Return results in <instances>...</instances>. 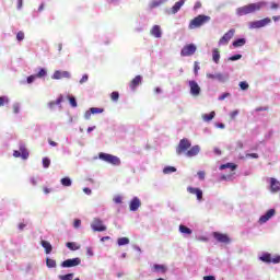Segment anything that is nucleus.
Returning <instances> with one entry per match:
<instances>
[{
  "label": "nucleus",
  "mask_w": 280,
  "mask_h": 280,
  "mask_svg": "<svg viewBox=\"0 0 280 280\" xmlns=\"http://www.w3.org/2000/svg\"><path fill=\"white\" fill-rule=\"evenodd\" d=\"M176 154H185L189 159L192 156H198V154H200V145L191 147V141H189L187 138H184L179 141L176 148Z\"/></svg>",
  "instance_id": "obj_1"
},
{
  "label": "nucleus",
  "mask_w": 280,
  "mask_h": 280,
  "mask_svg": "<svg viewBox=\"0 0 280 280\" xmlns=\"http://www.w3.org/2000/svg\"><path fill=\"white\" fill-rule=\"evenodd\" d=\"M266 5V2H256V3H250L244 7H241L236 10L238 16H246V14H253L254 12H259L261 8Z\"/></svg>",
  "instance_id": "obj_2"
},
{
  "label": "nucleus",
  "mask_w": 280,
  "mask_h": 280,
  "mask_svg": "<svg viewBox=\"0 0 280 280\" xmlns=\"http://www.w3.org/2000/svg\"><path fill=\"white\" fill-rule=\"evenodd\" d=\"M209 21H211V16L199 14L198 16H196L189 22L188 27L189 30H198L199 27H202V25H207Z\"/></svg>",
  "instance_id": "obj_3"
},
{
  "label": "nucleus",
  "mask_w": 280,
  "mask_h": 280,
  "mask_svg": "<svg viewBox=\"0 0 280 280\" xmlns=\"http://www.w3.org/2000/svg\"><path fill=\"white\" fill-rule=\"evenodd\" d=\"M98 159L105 161L106 163H110L112 165H121V160L119 158L108 154V153H100Z\"/></svg>",
  "instance_id": "obj_4"
},
{
  "label": "nucleus",
  "mask_w": 280,
  "mask_h": 280,
  "mask_svg": "<svg viewBox=\"0 0 280 280\" xmlns=\"http://www.w3.org/2000/svg\"><path fill=\"white\" fill-rule=\"evenodd\" d=\"M270 23H272V20L270 18L249 22V30H259L261 27H266V25H270Z\"/></svg>",
  "instance_id": "obj_5"
},
{
  "label": "nucleus",
  "mask_w": 280,
  "mask_h": 280,
  "mask_svg": "<svg viewBox=\"0 0 280 280\" xmlns=\"http://www.w3.org/2000/svg\"><path fill=\"white\" fill-rule=\"evenodd\" d=\"M197 50H198V47L195 44H188L182 48L180 56L183 58H187L189 56H194V54H196Z\"/></svg>",
  "instance_id": "obj_6"
},
{
  "label": "nucleus",
  "mask_w": 280,
  "mask_h": 280,
  "mask_svg": "<svg viewBox=\"0 0 280 280\" xmlns=\"http://www.w3.org/2000/svg\"><path fill=\"white\" fill-rule=\"evenodd\" d=\"M82 264V259L80 258H72L67 259L61 262V268H75V266H80Z\"/></svg>",
  "instance_id": "obj_7"
},
{
  "label": "nucleus",
  "mask_w": 280,
  "mask_h": 280,
  "mask_svg": "<svg viewBox=\"0 0 280 280\" xmlns=\"http://www.w3.org/2000/svg\"><path fill=\"white\" fill-rule=\"evenodd\" d=\"M212 236L214 237V240H217V242H219L220 244H230L231 243V238L229 237L228 234H223L220 232H213Z\"/></svg>",
  "instance_id": "obj_8"
},
{
  "label": "nucleus",
  "mask_w": 280,
  "mask_h": 280,
  "mask_svg": "<svg viewBox=\"0 0 280 280\" xmlns=\"http://www.w3.org/2000/svg\"><path fill=\"white\" fill-rule=\"evenodd\" d=\"M91 229L93 231H96L98 233H102L104 231H106V225H104V222L100 219H94L92 224H91Z\"/></svg>",
  "instance_id": "obj_9"
},
{
  "label": "nucleus",
  "mask_w": 280,
  "mask_h": 280,
  "mask_svg": "<svg viewBox=\"0 0 280 280\" xmlns=\"http://www.w3.org/2000/svg\"><path fill=\"white\" fill-rule=\"evenodd\" d=\"M235 36V28L228 31L220 39L219 45H226Z\"/></svg>",
  "instance_id": "obj_10"
},
{
  "label": "nucleus",
  "mask_w": 280,
  "mask_h": 280,
  "mask_svg": "<svg viewBox=\"0 0 280 280\" xmlns=\"http://www.w3.org/2000/svg\"><path fill=\"white\" fill-rule=\"evenodd\" d=\"M63 78L69 80V78H71V73L69 71L56 70L52 74V80H62Z\"/></svg>",
  "instance_id": "obj_11"
},
{
  "label": "nucleus",
  "mask_w": 280,
  "mask_h": 280,
  "mask_svg": "<svg viewBox=\"0 0 280 280\" xmlns=\"http://www.w3.org/2000/svg\"><path fill=\"white\" fill-rule=\"evenodd\" d=\"M190 86V94H192L194 97H198L200 95V85H198V82L196 81H189Z\"/></svg>",
  "instance_id": "obj_12"
},
{
  "label": "nucleus",
  "mask_w": 280,
  "mask_h": 280,
  "mask_svg": "<svg viewBox=\"0 0 280 280\" xmlns=\"http://www.w3.org/2000/svg\"><path fill=\"white\" fill-rule=\"evenodd\" d=\"M276 213L277 211L275 209L268 210L265 215L259 218V224H266V222H268V220H270V218H272Z\"/></svg>",
  "instance_id": "obj_13"
},
{
  "label": "nucleus",
  "mask_w": 280,
  "mask_h": 280,
  "mask_svg": "<svg viewBox=\"0 0 280 280\" xmlns=\"http://www.w3.org/2000/svg\"><path fill=\"white\" fill-rule=\"evenodd\" d=\"M270 191L272 194H277L280 191V182L277 180V178H273V177L270 178Z\"/></svg>",
  "instance_id": "obj_14"
},
{
  "label": "nucleus",
  "mask_w": 280,
  "mask_h": 280,
  "mask_svg": "<svg viewBox=\"0 0 280 280\" xmlns=\"http://www.w3.org/2000/svg\"><path fill=\"white\" fill-rule=\"evenodd\" d=\"M184 5H185V0H179V1H177V2L173 5V8H171L170 14H177Z\"/></svg>",
  "instance_id": "obj_15"
},
{
  "label": "nucleus",
  "mask_w": 280,
  "mask_h": 280,
  "mask_svg": "<svg viewBox=\"0 0 280 280\" xmlns=\"http://www.w3.org/2000/svg\"><path fill=\"white\" fill-rule=\"evenodd\" d=\"M139 207H141V200L138 197H135L129 203V209L130 211H137Z\"/></svg>",
  "instance_id": "obj_16"
},
{
  "label": "nucleus",
  "mask_w": 280,
  "mask_h": 280,
  "mask_svg": "<svg viewBox=\"0 0 280 280\" xmlns=\"http://www.w3.org/2000/svg\"><path fill=\"white\" fill-rule=\"evenodd\" d=\"M141 82H142L141 75H136L135 79H132L131 82L129 83V88L131 89V91H135V89H137V86L141 84Z\"/></svg>",
  "instance_id": "obj_17"
},
{
  "label": "nucleus",
  "mask_w": 280,
  "mask_h": 280,
  "mask_svg": "<svg viewBox=\"0 0 280 280\" xmlns=\"http://www.w3.org/2000/svg\"><path fill=\"white\" fill-rule=\"evenodd\" d=\"M40 245L45 249L46 255H50L51 250H54V247L51 246V243H49V241H42Z\"/></svg>",
  "instance_id": "obj_18"
},
{
  "label": "nucleus",
  "mask_w": 280,
  "mask_h": 280,
  "mask_svg": "<svg viewBox=\"0 0 280 280\" xmlns=\"http://www.w3.org/2000/svg\"><path fill=\"white\" fill-rule=\"evenodd\" d=\"M162 34L163 33L161 32V26L154 25L151 28V35L154 36V38H161Z\"/></svg>",
  "instance_id": "obj_19"
},
{
  "label": "nucleus",
  "mask_w": 280,
  "mask_h": 280,
  "mask_svg": "<svg viewBox=\"0 0 280 280\" xmlns=\"http://www.w3.org/2000/svg\"><path fill=\"white\" fill-rule=\"evenodd\" d=\"M231 170L232 172H235V170H237V165L233 164V163H226V164H222L219 170Z\"/></svg>",
  "instance_id": "obj_20"
},
{
  "label": "nucleus",
  "mask_w": 280,
  "mask_h": 280,
  "mask_svg": "<svg viewBox=\"0 0 280 280\" xmlns=\"http://www.w3.org/2000/svg\"><path fill=\"white\" fill-rule=\"evenodd\" d=\"M153 272L165 273V272H167V267H165V265H154L153 266Z\"/></svg>",
  "instance_id": "obj_21"
},
{
  "label": "nucleus",
  "mask_w": 280,
  "mask_h": 280,
  "mask_svg": "<svg viewBox=\"0 0 280 280\" xmlns=\"http://www.w3.org/2000/svg\"><path fill=\"white\" fill-rule=\"evenodd\" d=\"M233 47L237 48V47H244V45H246V38H238V39H235L233 43H232Z\"/></svg>",
  "instance_id": "obj_22"
},
{
  "label": "nucleus",
  "mask_w": 280,
  "mask_h": 280,
  "mask_svg": "<svg viewBox=\"0 0 280 280\" xmlns=\"http://www.w3.org/2000/svg\"><path fill=\"white\" fill-rule=\"evenodd\" d=\"M212 60L215 62V65L220 62V50L218 48L212 50Z\"/></svg>",
  "instance_id": "obj_23"
},
{
  "label": "nucleus",
  "mask_w": 280,
  "mask_h": 280,
  "mask_svg": "<svg viewBox=\"0 0 280 280\" xmlns=\"http://www.w3.org/2000/svg\"><path fill=\"white\" fill-rule=\"evenodd\" d=\"M20 154H21L22 159H24V160L30 159V152L27 151L25 145L20 147Z\"/></svg>",
  "instance_id": "obj_24"
},
{
  "label": "nucleus",
  "mask_w": 280,
  "mask_h": 280,
  "mask_svg": "<svg viewBox=\"0 0 280 280\" xmlns=\"http://www.w3.org/2000/svg\"><path fill=\"white\" fill-rule=\"evenodd\" d=\"M260 261H264L265 264H272V256L266 253L261 256Z\"/></svg>",
  "instance_id": "obj_25"
},
{
  "label": "nucleus",
  "mask_w": 280,
  "mask_h": 280,
  "mask_svg": "<svg viewBox=\"0 0 280 280\" xmlns=\"http://www.w3.org/2000/svg\"><path fill=\"white\" fill-rule=\"evenodd\" d=\"M67 248H69L70 250H80V245H78V243H73V242H68L66 244Z\"/></svg>",
  "instance_id": "obj_26"
},
{
  "label": "nucleus",
  "mask_w": 280,
  "mask_h": 280,
  "mask_svg": "<svg viewBox=\"0 0 280 280\" xmlns=\"http://www.w3.org/2000/svg\"><path fill=\"white\" fill-rule=\"evenodd\" d=\"M215 117V112H211L210 114H203V121H211Z\"/></svg>",
  "instance_id": "obj_27"
},
{
  "label": "nucleus",
  "mask_w": 280,
  "mask_h": 280,
  "mask_svg": "<svg viewBox=\"0 0 280 280\" xmlns=\"http://www.w3.org/2000/svg\"><path fill=\"white\" fill-rule=\"evenodd\" d=\"M165 1H167V0H153L150 3V8H152V9L159 8V5H163V3H165Z\"/></svg>",
  "instance_id": "obj_28"
},
{
  "label": "nucleus",
  "mask_w": 280,
  "mask_h": 280,
  "mask_svg": "<svg viewBox=\"0 0 280 280\" xmlns=\"http://www.w3.org/2000/svg\"><path fill=\"white\" fill-rule=\"evenodd\" d=\"M118 246H126L127 244H130V238L128 237H120L117 241Z\"/></svg>",
  "instance_id": "obj_29"
},
{
  "label": "nucleus",
  "mask_w": 280,
  "mask_h": 280,
  "mask_svg": "<svg viewBox=\"0 0 280 280\" xmlns=\"http://www.w3.org/2000/svg\"><path fill=\"white\" fill-rule=\"evenodd\" d=\"M60 183L63 187H71L72 185L71 178L69 177L61 178Z\"/></svg>",
  "instance_id": "obj_30"
},
{
  "label": "nucleus",
  "mask_w": 280,
  "mask_h": 280,
  "mask_svg": "<svg viewBox=\"0 0 280 280\" xmlns=\"http://www.w3.org/2000/svg\"><path fill=\"white\" fill-rule=\"evenodd\" d=\"M179 232L184 233L185 235H191V229L185 225H179Z\"/></svg>",
  "instance_id": "obj_31"
},
{
  "label": "nucleus",
  "mask_w": 280,
  "mask_h": 280,
  "mask_svg": "<svg viewBox=\"0 0 280 280\" xmlns=\"http://www.w3.org/2000/svg\"><path fill=\"white\" fill-rule=\"evenodd\" d=\"M207 78L209 80H222V74L221 73H218V74L207 73Z\"/></svg>",
  "instance_id": "obj_32"
},
{
  "label": "nucleus",
  "mask_w": 280,
  "mask_h": 280,
  "mask_svg": "<svg viewBox=\"0 0 280 280\" xmlns=\"http://www.w3.org/2000/svg\"><path fill=\"white\" fill-rule=\"evenodd\" d=\"M46 266H47V268H56V260L51 259V258H47Z\"/></svg>",
  "instance_id": "obj_33"
},
{
  "label": "nucleus",
  "mask_w": 280,
  "mask_h": 280,
  "mask_svg": "<svg viewBox=\"0 0 280 280\" xmlns=\"http://www.w3.org/2000/svg\"><path fill=\"white\" fill-rule=\"evenodd\" d=\"M92 115H100L102 113H104V108H100V107H92L90 108Z\"/></svg>",
  "instance_id": "obj_34"
},
{
  "label": "nucleus",
  "mask_w": 280,
  "mask_h": 280,
  "mask_svg": "<svg viewBox=\"0 0 280 280\" xmlns=\"http://www.w3.org/2000/svg\"><path fill=\"white\" fill-rule=\"evenodd\" d=\"M173 172H176V167H174V166H166L163 170L164 174H173Z\"/></svg>",
  "instance_id": "obj_35"
},
{
  "label": "nucleus",
  "mask_w": 280,
  "mask_h": 280,
  "mask_svg": "<svg viewBox=\"0 0 280 280\" xmlns=\"http://www.w3.org/2000/svg\"><path fill=\"white\" fill-rule=\"evenodd\" d=\"M5 104H10V98L7 96H0V107L5 106Z\"/></svg>",
  "instance_id": "obj_36"
},
{
  "label": "nucleus",
  "mask_w": 280,
  "mask_h": 280,
  "mask_svg": "<svg viewBox=\"0 0 280 280\" xmlns=\"http://www.w3.org/2000/svg\"><path fill=\"white\" fill-rule=\"evenodd\" d=\"M69 103L72 106V108H78V102L75 101V97L69 96Z\"/></svg>",
  "instance_id": "obj_37"
},
{
  "label": "nucleus",
  "mask_w": 280,
  "mask_h": 280,
  "mask_svg": "<svg viewBox=\"0 0 280 280\" xmlns=\"http://www.w3.org/2000/svg\"><path fill=\"white\" fill-rule=\"evenodd\" d=\"M60 280H73V273H67L63 276H59Z\"/></svg>",
  "instance_id": "obj_38"
},
{
  "label": "nucleus",
  "mask_w": 280,
  "mask_h": 280,
  "mask_svg": "<svg viewBox=\"0 0 280 280\" xmlns=\"http://www.w3.org/2000/svg\"><path fill=\"white\" fill-rule=\"evenodd\" d=\"M110 100H112V102H118V100H119V92H112Z\"/></svg>",
  "instance_id": "obj_39"
},
{
  "label": "nucleus",
  "mask_w": 280,
  "mask_h": 280,
  "mask_svg": "<svg viewBox=\"0 0 280 280\" xmlns=\"http://www.w3.org/2000/svg\"><path fill=\"white\" fill-rule=\"evenodd\" d=\"M51 165V160L49 158H44L43 159V167L47 168Z\"/></svg>",
  "instance_id": "obj_40"
},
{
  "label": "nucleus",
  "mask_w": 280,
  "mask_h": 280,
  "mask_svg": "<svg viewBox=\"0 0 280 280\" xmlns=\"http://www.w3.org/2000/svg\"><path fill=\"white\" fill-rule=\"evenodd\" d=\"M25 39V33L23 31L18 32L16 34V40L21 42Z\"/></svg>",
  "instance_id": "obj_41"
},
{
  "label": "nucleus",
  "mask_w": 280,
  "mask_h": 280,
  "mask_svg": "<svg viewBox=\"0 0 280 280\" xmlns=\"http://www.w3.org/2000/svg\"><path fill=\"white\" fill-rule=\"evenodd\" d=\"M36 78H45V75H47V70L45 69H40L39 72L37 74H35Z\"/></svg>",
  "instance_id": "obj_42"
},
{
  "label": "nucleus",
  "mask_w": 280,
  "mask_h": 280,
  "mask_svg": "<svg viewBox=\"0 0 280 280\" xmlns=\"http://www.w3.org/2000/svg\"><path fill=\"white\" fill-rule=\"evenodd\" d=\"M80 226H82V221L80 219H75L73 222V228L80 229Z\"/></svg>",
  "instance_id": "obj_43"
},
{
  "label": "nucleus",
  "mask_w": 280,
  "mask_h": 280,
  "mask_svg": "<svg viewBox=\"0 0 280 280\" xmlns=\"http://www.w3.org/2000/svg\"><path fill=\"white\" fill-rule=\"evenodd\" d=\"M245 159H259V154L257 153H247Z\"/></svg>",
  "instance_id": "obj_44"
},
{
  "label": "nucleus",
  "mask_w": 280,
  "mask_h": 280,
  "mask_svg": "<svg viewBox=\"0 0 280 280\" xmlns=\"http://www.w3.org/2000/svg\"><path fill=\"white\" fill-rule=\"evenodd\" d=\"M199 189H200V188H194V187L189 186V187L187 188V192H188V194L196 195V192H197Z\"/></svg>",
  "instance_id": "obj_45"
},
{
  "label": "nucleus",
  "mask_w": 280,
  "mask_h": 280,
  "mask_svg": "<svg viewBox=\"0 0 280 280\" xmlns=\"http://www.w3.org/2000/svg\"><path fill=\"white\" fill-rule=\"evenodd\" d=\"M197 176H198L199 180H205V176H206L205 171H199V172L197 173Z\"/></svg>",
  "instance_id": "obj_46"
},
{
  "label": "nucleus",
  "mask_w": 280,
  "mask_h": 280,
  "mask_svg": "<svg viewBox=\"0 0 280 280\" xmlns=\"http://www.w3.org/2000/svg\"><path fill=\"white\" fill-rule=\"evenodd\" d=\"M240 115V110L235 109L232 113H230L231 119H235Z\"/></svg>",
  "instance_id": "obj_47"
},
{
  "label": "nucleus",
  "mask_w": 280,
  "mask_h": 280,
  "mask_svg": "<svg viewBox=\"0 0 280 280\" xmlns=\"http://www.w3.org/2000/svg\"><path fill=\"white\" fill-rule=\"evenodd\" d=\"M195 196H197V200H202V190L199 188L196 192Z\"/></svg>",
  "instance_id": "obj_48"
},
{
  "label": "nucleus",
  "mask_w": 280,
  "mask_h": 280,
  "mask_svg": "<svg viewBox=\"0 0 280 280\" xmlns=\"http://www.w3.org/2000/svg\"><path fill=\"white\" fill-rule=\"evenodd\" d=\"M194 71H195V75H198V71H200V66H198V61H195L194 63Z\"/></svg>",
  "instance_id": "obj_49"
},
{
  "label": "nucleus",
  "mask_w": 280,
  "mask_h": 280,
  "mask_svg": "<svg viewBox=\"0 0 280 280\" xmlns=\"http://www.w3.org/2000/svg\"><path fill=\"white\" fill-rule=\"evenodd\" d=\"M114 202L116 203V205H121V202H122V198H121V196H116V197H114Z\"/></svg>",
  "instance_id": "obj_50"
},
{
  "label": "nucleus",
  "mask_w": 280,
  "mask_h": 280,
  "mask_svg": "<svg viewBox=\"0 0 280 280\" xmlns=\"http://www.w3.org/2000/svg\"><path fill=\"white\" fill-rule=\"evenodd\" d=\"M240 86H241L242 91L248 90V84L245 81L240 82Z\"/></svg>",
  "instance_id": "obj_51"
},
{
  "label": "nucleus",
  "mask_w": 280,
  "mask_h": 280,
  "mask_svg": "<svg viewBox=\"0 0 280 280\" xmlns=\"http://www.w3.org/2000/svg\"><path fill=\"white\" fill-rule=\"evenodd\" d=\"M241 58H242V55H234V56L230 57L229 60L234 62L235 60H241Z\"/></svg>",
  "instance_id": "obj_52"
},
{
  "label": "nucleus",
  "mask_w": 280,
  "mask_h": 280,
  "mask_svg": "<svg viewBox=\"0 0 280 280\" xmlns=\"http://www.w3.org/2000/svg\"><path fill=\"white\" fill-rule=\"evenodd\" d=\"M36 74H32V75H30L28 78H27V84H32V82H34V80H36Z\"/></svg>",
  "instance_id": "obj_53"
},
{
  "label": "nucleus",
  "mask_w": 280,
  "mask_h": 280,
  "mask_svg": "<svg viewBox=\"0 0 280 280\" xmlns=\"http://www.w3.org/2000/svg\"><path fill=\"white\" fill-rule=\"evenodd\" d=\"M226 97H231V93H223L221 96H219L220 102L226 100Z\"/></svg>",
  "instance_id": "obj_54"
},
{
  "label": "nucleus",
  "mask_w": 280,
  "mask_h": 280,
  "mask_svg": "<svg viewBox=\"0 0 280 280\" xmlns=\"http://www.w3.org/2000/svg\"><path fill=\"white\" fill-rule=\"evenodd\" d=\"M84 82H89V74H84L81 80H80V84H84Z\"/></svg>",
  "instance_id": "obj_55"
},
{
  "label": "nucleus",
  "mask_w": 280,
  "mask_h": 280,
  "mask_svg": "<svg viewBox=\"0 0 280 280\" xmlns=\"http://www.w3.org/2000/svg\"><path fill=\"white\" fill-rule=\"evenodd\" d=\"M271 264H280V256H276L275 258H271Z\"/></svg>",
  "instance_id": "obj_56"
},
{
  "label": "nucleus",
  "mask_w": 280,
  "mask_h": 280,
  "mask_svg": "<svg viewBox=\"0 0 280 280\" xmlns=\"http://www.w3.org/2000/svg\"><path fill=\"white\" fill-rule=\"evenodd\" d=\"M202 8V3L200 1L196 2L194 5V10H200Z\"/></svg>",
  "instance_id": "obj_57"
},
{
  "label": "nucleus",
  "mask_w": 280,
  "mask_h": 280,
  "mask_svg": "<svg viewBox=\"0 0 280 280\" xmlns=\"http://www.w3.org/2000/svg\"><path fill=\"white\" fill-rule=\"evenodd\" d=\"M19 110H20V107H19V104H14L13 105V113L19 114Z\"/></svg>",
  "instance_id": "obj_58"
},
{
  "label": "nucleus",
  "mask_w": 280,
  "mask_h": 280,
  "mask_svg": "<svg viewBox=\"0 0 280 280\" xmlns=\"http://www.w3.org/2000/svg\"><path fill=\"white\" fill-rule=\"evenodd\" d=\"M271 10H279V3L272 2Z\"/></svg>",
  "instance_id": "obj_59"
},
{
  "label": "nucleus",
  "mask_w": 280,
  "mask_h": 280,
  "mask_svg": "<svg viewBox=\"0 0 280 280\" xmlns=\"http://www.w3.org/2000/svg\"><path fill=\"white\" fill-rule=\"evenodd\" d=\"M83 191H84V194H86V196H91V194H92L91 188H83Z\"/></svg>",
  "instance_id": "obj_60"
},
{
  "label": "nucleus",
  "mask_w": 280,
  "mask_h": 280,
  "mask_svg": "<svg viewBox=\"0 0 280 280\" xmlns=\"http://www.w3.org/2000/svg\"><path fill=\"white\" fill-rule=\"evenodd\" d=\"M13 156L15 158V159H19V156H21V151H13Z\"/></svg>",
  "instance_id": "obj_61"
},
{
  "label": "nucleus",
  "mask_w": 280,
  "mask_h": 280,
  "mask_svg": "<svg viewBox=\"0 0 280 280\" xmlns=\"http://www.w3.org/2000/svg\"><path fill=\"white\" fill-rule=\"evenodd\" d=\"M55 104L60 105L62 104V96H59L56 101H55Z\"/></svg>",
  "instance_id": "obj_62"
},
{
  "label": "nucleus",
  "mask_w": 280,
  "mask_h": 280,
  "mask_svg": "<svg viewBox=\"0 0 280 280\" xmlns=\"http://www.w3.org/2000/svg\"><path fill=\"white\" fill-rule=\"evenodd\" d=\"M91 115H93V113H91V110L86 112L84 115L85 119H91Z\"/></svg>",
  "instance_id": "obj_63"
},
{
  "label": "nucleus",
  "mask_w": 280,
  "mask_h": 280,
  "mask_svg": "<svg viewBox=\"0 0 280 280\" xmlns=\"http://www.w3.org/2000/svg\"><path fill=\"white\" fill-rule=\"evenodd\" d=\"M203 280H215V277H213V276H206V277H203Z\"/></svg>",
  "instance_id": "obj_64"
}]
</instances>
